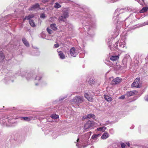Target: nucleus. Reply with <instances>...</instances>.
Wrapping results in <instances>:
<instances>
[{
    "label": "nucleus",
    "instance_id": "nucleus-28",
    "mask_svg": "<svg viewBox=\"0 0 148 148\" xmlns=\"http://www.w3.org/2000/svg\"><path fill=\"white\" fill-rule=\"evenodd\" d=\"M106 127H101L97 128V130L98 131H100L102 132H104L106 130Z\"/></svg>",
    "mask_w": 148,
    "mask_h": 148
},
{
    "label": "nucleus",
    "instance_id": "nucleus-39",
    "mask_svg": "<svg viewBox=\"0 0 148 148\" xmlns=\"http://www.w3.org/2000/svg\"><path fill=\"white\" fill-rule=\"evenodd\" d=\"M66 18H64L63 15L59 17V20L60 21H64V20Z\"/></svg>",
    "mask_w": 148,
    "mask_h": 148
},
{
    "label": "nucleus",
    "instance_id": "nucleus-18",
    "mask_svg": "<svg viewBox=\"0 0 148 148\" xmlns=\"http://www.w3.org/2000/svg\"><path fill=\"white\" fill-rule=\"evenodd\" d=\"M95 116L93 114H90L84 116L83 118L84 119H88L91 118H92L93 119H95Z\"/></svg>",
    "mask_w": 148,
    "mask_h": 148
},
{
    "label": "nucleus",
    "instance_id": "nucleus-63",
    "mask_svg": "<svg viewBox=\"0 0 148 148\" xmlns=\"http://www.w3.org/2000/svg\"><path fill=\"white\" fill-rule=\"evenodd\" d=\"M110 39H112V38H110Z\"/></svg>",
    "mask_w": 148,
    "mask_h": 148
},
{
    "label": "nucleus",
    "instance_id": "nucleus-60",
    "mask_svg": "<svg viewBox=\"0 0 148 148\" xmlns=\"http://www.w3.org/2000/svg\"><path fill=\"white\" fill-rule=\"evenodd\" d=\"M142 1L143 2V3L144 2V0H142Z\"/></svg>",
    "mask_w": 148,
    "mask_h": 148
},
{
    "label": "nucleus",
    "instance_id": "nucleus-26",
    "mask_svg": "<svg viewBox=\"0 0 148 148\" xmlns=\"http://www.w3.org/2000/svg\"><path fill=\"white\" fill-rule=\"evenodd\" d=\"M5 58V56L2 51L0 52V62L3 61Z\"/></svg>",
    "mask_w": 148,
    "mask_h": 148
},
{
    "label": "nucleus",
    "instance_id": "nucleus-36",
    "mask_svg": "<svg viewBox=\"0 0 148 148\" xmlns=\"http://www.w3.org/2000/svg\"><path fill=\"white\" fill-rule=\"evenodd\" d=\"M143 69L145 70L148 69V63H147L144 64L143 66Z\"/></svg>",
    "mask_w": 148,
    "mask_h": 148
},
{
    "label": "nucleus",
    "instance_id": "nucleus-56",
    "mask_svg": "<svg viewBox=\"0 0 148 148\" xmlns=\"http://www.w3.org/2000/svg\"><path fill=\"white\" fill-rule=\"evenodd\" d=\"M135 1H137L139 3L140 5H142V4L141 2V1H140V0H135Z\"/></svg>",
    "mask_w": 148,
    "mask_h": 148
},
{
    "label": "nucleus",
    "instance_id": "nucleus-23",
    "mask_svg": "<svg viewBox=\"0 0 148 148\" xmlns=\"http://www.w3.org/2000/svg\"><path fill=\"white\" fill-rule=\"evenodd\" d=\"M109 136V135L108 133L106 132L104 133L101 136V138L102 139H106L108 138Z\"/></svg>",
    "mask_w": 148,
    "mask_h": 148
},
{
    "label": "nucleus",
    "instance_id": "nucleus-5",
    "mask_svg": "<svg viewBox=\"0 0 148 148\" xmlns=\"http://www.w3.org/2000/svg\"><path fill=\"white\" fill-rule=\"evenodd\" d=\"M84 101V99L82 96H75L70 101L71 103L72 104H76L79 106Z\"/></svg>",
    "mask_w": 148,
    "mask_h": 148
},
{
    "label": "nucleus",
    "instance_id": "nucleus-37",
    "mask_svg": "<svg viewBox=\"0 0 148 148\" xmlns=\"http://www.w3.org/2000/svg\"><path fill=\"white\" fill-rule=\"evenodd\" d=\"M122 62L124 65V66L126 67L127 66V59L126 58H124L122 61Z\"/></svg>",
    "mask_w": 148,
    "mask_h": 148
},
{
    "label": "nucleus",
    "instance_id": "nucleus-6",
    "mask_svg": "<svg viewBox=\"0 0 148 148\" xmlns=\"http://www.w3.org/2000/svg\"><path fill=\"white\" fill-rule=\"evenodd\" d=\"M119 56H112L110 58L109 63L108 64L111 67H114L117 64L116 60L119 59Z\"/></svg>",
    "mask_w": 148,
    "mask_h": 148
},
{
    "label": "nucleus",
    "instance_id": "nucleus-49",
    "mask_svg": "<svg viewBox=\"0 0 148 148\" xmlns=\"http://www.w3.org/2000/svg\"><path fill=\"white\" fill-rule=\"evenodd\" d=\"M49 0H42V2L44 3H46L49 2Z\"/></svg>",
    "mask_w": 148,
    "mask_h": 148
},
{
    "label": "nucleus",
    "instance_id": "nucleus-11",
    "mask_svg": "<svg viewBox=\"0 0 148 148\" xmlns=\"http://www.w3.org/2000/svg\"><path fill=\"white\" fill-rule=\"evenodd\" d=\"M14 81L12 76L11 75L5 77L3 80V82L6 84H9L13 82Z\"/></svg>",
    "mask_w": 148,
    "mask_h": 148
},
{
    "label": "nucleus",
    "instance_id": "nucleus-43",
    "mask_svg": "<svg viewBox=\"0 0 148 148\" xmlns=\"http://www.w3.org/2000/svg\"><path fill=\"white\" fill-rule=\"evenodd\" d=\"M148 25V21L144 22V23L140 24V27H143L144 26Z\"/></svg>",
    "mask_w": 148,
    "mask_h": 148
},
{
    "label": "nucleus",
    "instance_id": "nucleus-46",
    "mask_svg": "<svg viewBox=\"0 0 148 148\" xmlns=\"http://www.w3.org/2000/svg\"><path fill=\"white\" fill-rule=\"evenodd\" d=\"M109 132L111 134H113L114 133V131L112 129H111L109 130Z\"/></svg>",
    "mask_w": 148,
    "mask_h": 148
},
{
    "label": "nucleus",
    "instance_id": "nucleus-4",
    "mask_svg": "<svg viewBox=\"0 0 148 148\" xmlns=\"http://www.w3.org/2000/svg\"><path fill=\"white\" fill-rule=\"evenodd\" d=\"M35 79L38 82L36 83L35 85L38 86L39 85H44L47 84V82L45 80L43 75L39 74L37 75L35 78Z\"/></svg>",
    "mask_w": 148,
    "mask_h": 148
},
{
    "label": "nucleus",
    "instance_id": "nucleus-64",
    "mask_svg": "<svg viewBox=\"0 0 148 148\" xmlns=\"http://www.w3.org/2000/svg\"><path fill=\"white\" fill-rule=\"evenodd\" d=\"M10 44L8 45V46H9L10 45Z\"/></svg>",
    "mask_w": 148,
    "mask_h": 148
},
{
    "label": "nucleus",
    "instance_id": "nucleus-55",
    "mask_svg": "<svg viewBox=\"0 0 148 148\" xmlns=\"http://www.w3.org/2000/svg\"><path fill=\"white\" fill-rule=\"evenodd\" d=\"M13 109H10V108H8V110H16V108L14 107H13Z\"/></svg>",
    "mask_w": 148,
    "mask_h": 148
},
{
    "label": "nucleus",
    "instance_id": "nucleus-45",
    "mask_svg": "<svg viewBox=\"0 0 148 148\" xmlns=\"http://www.w3.org/2000/svg\"><path fill=\"white\" fill-rule=\"evenodd\" d=\"M47 32H48L49 34H51L52 32V31L49 28H47Z\"/></svg>",
    "mask_w": 148,
    "mask_h": 148
},
{
    "label": "nucleus",
    "instance_id": "nucleus-14",
    "mask_svg": "<svg viewBox=\"0 0 148 148\" xmlns=\"http://www.w3.org/2000/svg\"><path fill=\"white\" fill-rule=\"evenodd\" d=\"M37 118V117L30 116L29 117H21V120H23L25 121H29L31 120H34L36 119Z\"/></svg>",
    "mask_w": 148,
    "mask_h": 148
},
{
    "label": "nucleus",
    "instance_id": "nucleus-15",
    "mask_svg": "<svg viewBox=\"0 0 148 148\" xmlns=\"http://www.w3.org/2000/svg\"><path fill=\"white\" fill-rule=\"evenodd\" d=\"M7 123L9 125V126L11 125L12 124L14 123L15 122V118L13 116L7 117Z\"/></svg>",
    "mask_w": 148,
    "mask_h": 148
},
{
    "label": "nucleus",
    "instance_id": "nucleus-27",
    "mask_svg": "<svg viewBox=\"0 0 148 148\" xmlns=\"http://www.w3.org/2000/svg\"><path fill=\"white\" fill-rule=\"evenodd\" d=\"M51 29L53 30L56 31L57 30L56 25L55 24H53L51 25L50 26Z\"/></svg>",
    "mask_w": 148,
    "mask_h": 148
},
{
    "label": "nucleus",
    "instance_id": "nucleus-62",
    "mask_svg": "<svg viewBox=\"0 0 148 148\" xmlns=\"http://www.w3.org/2000/svg\"><path fill=\"white\" fill-rule=\"evenodd\" d=\"M104 125H106V123L105 124H104Z\"/></svg>",
    "mask_w": 148,
    "mask_h": 148
},
{
    "label": "nucleus",
    "instance_id": "nucleus-50",
    "mask_svg": "<svg viewBox=\"0 0 148 148\" xmlns=\"http://www.w3.org/2000/svg\"><path fill=\"white\" fill-rule=\"evenodd\" d=\"M59 47V45L58 44H54V48H58Z\"/></svg>",
    "mask_w": 148,
    "mask_h": 148
},
{
    "label": "nucleus",
    "instance_id": "nucleus-22",
    "mask_svg": "<svg viewBox=\"0 0 148 148\" xmlns=\"http://www.w3.org/2000/svg\"><path fill=\"white\" fill-rule=\"evenodd\" d=\"M22 41L23 44L26 46L28 47H29V43L25 38H23L22 39Z\"/></svg>",
    "mask_w": 148,
    "mask_h": 148
},
{
    "label": "nucleus",
    "instance_id": "nucleus-58",
    "mask_svg": "<svg viewBox=\"0 0 148 148\" xmlns=\"http://www.w3.org/2000/svg\"><path fill=\"white\" fill-rule=\"evenodd\" d=\"M127 144L128 146H130V143H127Z\"/></svg>",
    "mask_w": 148,
    "mask_h": 148
},
{
    "label": "nucleus",
    "instance_id": "nucleus-38",
    "mask_svg": "<svg viewBox=\"0 0 148 148\" xmlns=\"http://www.w3.org/2000/svg\"><path fill=\"white\" fill-rule=\"evenodd\" d=\"M34 16V15L33 14L29 15L28 16H27V19L29 20H31L30 19L33 18Z\"/></svg>",
    "mask_w": 148,
    "mask_h": 148
},
{
    "label": "nucleus",
    "instance_id": "nucleus-9",
    "mask_svg": "<svg viewBox=\"0 0 148 148\" xmlns=\"http://www.w3.org/2000/svg\"><path fill=\"white\" fill-rule=\"evenodd\" d=\"M112 39H110V40L108 42V45L110 49L111 50H113L115 49H117L118 48V44L119 43V41H117L115 43V44H114L113 46V47H111V45L112 42Z\"/></svg>",
    "mask_w": 148,
    "mask_h": 148
},
{
    "label": "nucleus",
    "instance_id": "nucleus-53",
    "mask_svg": "<svg viewBox=\"0 0 148 148\" xmlns=\"http://www.w3.org/2000/svg\"><path fill=\"white\" fill-rule=\"evenodd\" d=\"M132 11L133 12H134L135 13H138V10H132Z\"/></svg>",
    "mask_w": 148,
    "mask_h": 148
},
{
    "label": "nucleus",
    "instance_id": "nucleus-19",
    "mask_svg": "<svg viewBox=\"0 0 148 148\" xmlns=\"http://www.w3.org/2000/svg\"><path fill=\"white\" fill-rule=\"evenodd\" d=\"M64 18H67L69 16L68 11L67 9L64 8L62 10Z\"/></svg>",
    "mask_w": 148,
    "mask_h": 148
},
{
    "label": "nucleus",
    "instance_id": "nucleus-30",
    "mask_svg": "<svg viewBox=\"0 0 148 148\" xmlns=\"http://www.w3.org/2000/svg\"><path fill=\"white\" fill-rule=\"evenodd\" d=\"M59 57L61 59H63L65 58V56L64 54L62 52H60L59 53Z\"/></svg>",
    "mask_w": 148,
    "mask_h": 148
},
{
    "label": "nucleus",
    "instance_id": "nucleus-16",
    "mask_svg": "<svg viewBox=\"0 0 148 148\" xmlns=\"http://www.w3.org/2000/svg\"><path fill=\"white\" fill-rule=\"evenodd\" d=\"M71 55L73 57H75L77 54V53L74 47H72L70 50Z\"/></svg>",
    "mask_w": 148,
    "mask_h": 148
},
{
    "label": "nucleus",
    "instance_id": "nucleus-24",
    "mask_svg": "<svg viewBox=\"0 0 148 148\" xmlns=\"http://www.w3.org/2000/svg\"><path fill=\"white\" fill-rule=\"evenodd\" d=\"M85 97L88 99V101L91 102L92 100V98L91 97H90L86 93H85L84 94Z\"/></svg>",
    "mask_w": 148,
    "mask_h": 148
},
{
    "label": "nucleus",
    "instance_id": "nucleus-25",
    "mask_svg": "<svg viewBox=\"0 0 148 148\" xmlns=\"http://www.w3.org/2000/svg\"><path fill=\"white\" fill-rule=\"evenodd\" d=\"M104 98L105 99L108 101H111L112 100V98L108 95H104Z\"/></svg>",
    "mask_w": 148,
    "mask_h": 148
},
{
    "label": "nucleus",
    "instance_id": "nucleus-61",
    "mask_svg": "<svg viewBox=\"0 0 148 148\" xmlns=\"http://www.w3.org/2000/svg\"><path fill=\"white\" fill-rule=\"evenodd\" d=\"M118 148V147H112V148Z\"/></svg>",
    "mask_w": 148,
    "mask_h": 148
},
{
    "label": "nucleus",
    "instance_id": "nucleus-41",
    "mask_svg": "<svg viewBox=\"0 0 148 148\" xmlns=\"http://www.w3.org/2000/svg\"><path fill=\"white\" fill-rule=\"evenodd\" d=\"M89 83L91 85L94 84H95V81L92 79H90L89 80Z\"/></svg>",
    "mask_w": 148,
    "mask_h": 148
},
{
    "label": "nucleus",
    "instance_id": "nucleus-17",
    "mask_svg": "<svg viewBox=\"0 0 148 148\" xmlns=\"http://www.w3.org/2000/svg\"><path fill=\"white\" fill-rule=\"evenodd\" d=\"M7 117L2 118V120H0V123L4 126H9V125L7 123Z\"/></svg>",
    "mask_w": 148,
    "mask_h": 148
},
{
    "label": "nucleus",
    "instance_id": "nucleus-54",
    "mask_svg": "<svg viewBox=\"0 0 148 148\" xmlns=\"http://www.w3.org/2000/svg\"><path fill=\"white\" fill-rule=\"evenodd\" d=\"M66 96L65 97H61V98H60V99H59V100H63L65 98H66Z\"/></svg>",
    "mask_w": 148,
    "mask_h": 148
},
{
    "label": "nucleus",
    "instance_id": "nucleus-2",
    "mask_svg": "<svg viewBox=\"0 0 148 148\" xmlns=\"http://www.w3.org/2000/svg\"><path fill=\"white\" fill-rule=\"evenodd\" d=\"M91 134L90 132H87L85 135H82L81 139L80 136H78L76 142H75L76 143V145L78 147V148H83L90 144L88 139Z\"/></svg>",
    "mask_w": 148,
    "mask_h": 148
},
{
    "label": "nucleus",
    "instance_id": "nucleus-21",
    "mask_svg": "<svg viewBox=\"0 0 148 148\" xmlns=\"http://www.w3.org/2000/svg\"><path fill=\"white\" fill-rule=\"evenodd\" d=\"M136 91H131L127 92L125 94V95L127 97H130L135 94Z\"/></svg>",
    "mask_w": 148,
    "mask_h": 148
},
{
    "label": "nucleus",
    "instance_id": "nucleus-33",
    "mask_svg": "<svg viewBox=\"0 0 148 148\" xmlns=\"http://www.w3.org/2000/svg\"><path fill=\"white\" fill-rule=\"evenodd\" d=\"M51 117L54 119H57L59 118L58 115L56 114L51 115Z\"/></svg>",
    "mask_w": 148,
    "mask_h": 148
},
{
    "label": "nucleus",
    "instance_id": "nucleus-35",
    "mask_svg": "<svg viewBox=\"0 0 148 148\" xmlns=\"http://www.w3.org/2000/svg\"><path fill=\"white\" fill-rule=\"evenodd\" d=\"M100 134H94L92 136L91 138V139H95V138H97V137H98L99 136H100Z\"/></svg>",
    "mask_w": 148,
    "mask_h": 148
},
{
    "label": "nucleus",
    "instance_id": "nucleus-8",
    "mask_svg": "<svg viewBox=\"0 0 148 148\" xmlns=\"http://www.w3.org/2000/svg\"><path fill=\"white\" fill-rule=\"evenodd\" d=\"M95 123L93 121L89 120L84 125V130H89L93 128Z\"/></svg>",
    "mask_w": 148,
    "mask_h": 148
},
{
    "label": "nucleus",
    "instance_id": "nucleus-10",
    "mask_svg": "<svg viewBox=\"0 0 148 148\" xmlns=\"http://www.w3.org/2000/svg\"><path fill=\"white\" fill-rule=\"evenodd\" d=\"M140 78H137L134 80V82L132 84V87L136 88H140L141 86V84H140Z\"/></svg>",
    "mask_w": 148,
    "mask_h": 148
},
{
    "label": "nucleus",
    "instance_id": "nucleus-40",
    "mask_svg": "<svg viewBox=\"0 0 148 148\" xmlns=\"http://www.w3.org/2000/svg\"><path fill=\"white\" fill-rule=\"evenodd\" d=\"M36 53H39L38 51L37 50L33 51L31 55L34 56L37 55V54H36Z\"/></svg>",
    "mask_w": 148,
    "mask_h": 148
},
{
    "label": "nucleus",
    "instance_id": "nucleus-51",
    "mask_svg": "<svg viewBox=\"0 0 148 148\" xmlns=\"http://www.w3.org/2000/svg\"><path fill=\"white\" fill-rule=\"evenodd\" d=\"M124 98L125 96L124 95H123L119 97V99H124Z\"/></svg>",
    "mask_w": 148,
    "mask_h": 148
},
{
    "label": "nucleus",
    "instance_id": "nucleus-48",
    "mask_svg": "<svg viewBox=\"0 0 148 148\" xmlns=\"http://www.w3.org/2000/svg\"><path fill=\"white\" fill-rule=\"evenodd\" d=\"M121 145L122 148H125V144L123 143H121Z\"/></svg>",
    "mask_w": 148,
    "mask_h": 148
},
{
    "label": "nucleus",
    "instance_id": "nucleus-31",
    "mask_svg": "<svg viewBox=\"0 0 148 148\" xmlns=\"http://www.w3.org/2000/svg\"><path fill=\"white\" fill-rule=\"evenodd\" d=\"M148 9V8L147 7H143L142 10L140 11L139 12L140 13H143L146 12L147 11Z\"/></svg>",
    "mask_w": 148,
    "mask_h": 148
},
{
    "label": "nucleus",
    "instance_id": "nucleus-42",
    "mask_svg": "<svg viewBox=\"0 0 148 148\" xmlns=\"http://www.w3.org/2000/svg\"><path fill=\"white\" fill-rule=\"evenodd\" d=\"M52 136L54 139H56L58 136L57 133L55 132H53Z\"/></svg>",
    "mask_w": 148,
    "mask_h": 148
},
{
    "label": "nucleus",
    "instance_id": "nucleus-59",
    "mask_svg": "<svg viewBox=\"0 0 148 148\" xmlns=\"http://www.w3.org/2000/svg\"><path fill=\"white\" fill-rule=\"evenodd\" d=\"M90 148H94V147L93 146H91Z\"/></svg>",
    "mask_w": 148,
    "mask_h": 148
},
{
    "label": "nucleus",
    "instance_id": "nucleus-7",
    "mask_svg": "<svg viewBox=\"0 0 148 148\" xmlns=\"http://www.w3.org/2000/svg\"><path fill=\"white\" fill-rule=\"evenodd\" d=\"M22 77H25L27 81H30L33 79L34 77V74L33 73H28L25 72H22L21 74Z\"/></svg>",
    "mask_w": 148,
    "mask_h": 148
},
{
    "label": "nucleus",
    "instance_id": "nucleus-3",
    "mask_svg": "<svg viewBox=\"0 0 148 148\" xmlns=\"http://www.w3.org/2000/svg\"><path fill=\"white\" fill-rule=\"evenodd\" d=\"M123 10H125L126 11H130L131 10L130 8L129 7H127L124 9H117L115 10V12L114 14V16L113 17V20L115 24H117L121 25V20L119 21V18L118 15H119L120 13L123 12Z\"/></svg>",
    "mask_w": 148,
    "mask_h": 148
},
{
    "label": "nucleus",
    "instance_id": "nucleus-12",
    "mask_svg": "<svg viewBox=\"0 0 148 148\" xmlns=\"http://www.w3.org/2000/svg\"><path fill=\"white\" fill-rule=\"evenodd\" d=\"M40 8L39 5L37 3L33 5L28 9L29 11H34L37 10H40Z\"/></svg>",
    "mask_w": 148,
    "mask_h": 148
},
{
    "label": "nucleus",
    "instance_id": "nucleus-44",
    "mask_svg": "<svg viewBox=\"0 0 148 148\" xmlns=\"http://www.w3.org/2000/svg\"><path fill=\"white\" fill-rule=\"evenodd\" d=\"M138 148H148V145L146 146L140 145L138 146Z\"/></svg>",
    "mask_w": 148,
    "mask_h": 148
},
{
    "label": "nucleus",
    "instance_id": "nucleus-32",
    "mask_svg": "<svg viewBox=\"0 0 148 148\" xmlns=\"http://www.w3.org/2000/svg\"><path fill=\"white\" fill-rule=\"evenodd\" d=\"M54 6L55 8H56V9H58V8H61V6L58 3L56 2L55 3V5H54Z\"/></svg>",
    "mask_w": 148,
    "mask_h": 148
},
{
    "label": "nucleus",
    "instance_id": "nucleus-52",
    "mask_svg": "<svg viewBox=\"0 0 148 148\" xmlns=\"http://www.w3.org/2000/svg\"><path fill=\"white\" fill-rule=\"evenodd\" d=\"M144 99L145 101H148V95L147 96H145Z\"/></svg>",
    "mask_w": 148,
    "mask_h": 148
},
{
    "label": "nucleus",
    "instance_id": "nucleus-47",
    "mask_svg": "<svg viewBox=\"0 0 148 148\" xmlns=\"http://www.w3.org/2000/svg\"><path fill=\"white\" fill-rule=\"evenodd\" d=\"M46 16L45 14H42L40 15V18H45Z\"/></svg>",
    "mask_w": 148,
    "mask_h": 148
},
{
    "label": "nucleus",
    "instance_id": "nucleus-57",
    "mask_svg": "<svg viewBox=\"0 0 148 148\" xmlns=\"http://www.w3.org/2000/svg\"><path fill=\"white\" fill-rule=\"evenodd\" d=\"M26 19H27V16H25V17L23 19V21L24 22L25 21V20Z\"/></svg>",
    "mask_w": 148,
    "mask_h": 148
},
{
    "label": "nucleus",
    "instance_id": "nucleus-1",
    "mask_svg": "<svg viewBox=\"0 0 148 148\" xmlns=\"http://www.w3.org/2000/svg\"><path fill=\"white\" fill-rule=\"evenodd\" d=\"M80 14L81 23L84 26L85 32L83 33L84 37H92L94 35V30L96 27V23L94 19L95 16L90 15L88 8L81 9Z\"/></svg>",
    "mask_w": 148,
    "mask_h": 148
},
{
    "label": "nucleus",
    "instance_id": "nucleus-29",
    "mask_svg": "<svg viewBox=\"0 0 148 148\" xmlns=\"http://www.w3.org/2000/svg\"><path fill=\"white\" fill-rule=\"evenodd\" d=\"M29 23L30 25L33 27H34L36 26L35 24L34 21L32 20H29Z\"/></svg>",
    "mask_w": 148,
    "mask_h": 148
},
{
    "label": "nucleus",
    "instance_id": "nucleus-20",
    "mask_svg": "<svg viewBox=\"0 0 148 148\" xmlns=\"http://www.w3.org/2000/svg\"><path fill=\"white\" fill-rule=\"evenodd\" d=\"M125 38L119 40V47L122 48H124L125 46Z\"/></svg>",
    "mask_w": 148,
    "mask_h": 148
},
{
    "label": "nucleus",
    "instance_id": "nucleus-34",
    "mask_svg": "<svg viewBox=\"0 0 148 148\" xmlns=\"http://www.w3.org/2000/svg\"><path fill=\"white\" fill-rule=\"evenodd\" d=\"M119 34L118 31H116L114 32V34H112V36H113V38L116 37Z\"/></svg>",
    "mask_w": 148,
    "mask_h": 148
},
{
    "label": "nucleus",
    "instance_id": "nucleus-13",
    "mask_svg": "<svg viewBox=\"0 0 148 148\" xmlns=\"http://www.w3.org/2000/svg\"><path fill=\"white\" fill-rule=\"evenodd\" d=\"M121 78L117 77L113 79L111 82V84L112 85H114L120 83L121 81Z\"/></svg>",
    "mask_w": 148,
    "mask_h": 148
}]
</instances>
